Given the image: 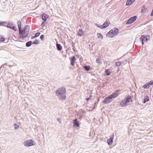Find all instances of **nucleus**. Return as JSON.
Listing matches in <instances>:
<instances>
[{
  "instance_id": "f257e3e1",
  "label": "nucleus",
  "mask_w": 153,
  "mask_h": 153,
  "mask_svg": "<svg viewBox=\"0 0 153 153\" xmlns=\"http://www.w3.org/2000/svg\"><path fill=\"white\" fill-rule=\"evenodd\" d=\"M56 96L61 100H65L66 98V89L64 86L58 88L55 92Z\"/></svg>"
},
{
  "instance_id": "f03ea898",
  "label": "nucleus",
  "mask_w": 153,
  "mask_h": 153,
  "mask_svg": "<svg viewBox=\"0 0 153 153\" xmlns=\"http://www.w3.org/2000/svg\"><path fill=\"white\" fill-rule=\"evenodd\" d=\"M29 30V26L28 25H26L22 29L19 31V38L23 39L26 37H27Z\"/></svg>"
},
{
  "instance_id": "7ed1b4c3",
  "label": "nucleus",
  "mask_w": 153,
  "mask_h": 153,
  "mask_svg": "<svg viewBox=\"0 0 153 153\" xmlns=\"http://www.w3.org/2000/svg\"><path fill=\"white\" fill-rule=\"evenodd\" d=\"M133 100L131 98V97L129 95H128L123 100H121L120 102V105L121 107H125L128 105V103L130 102H132Z\"/></svg>"
},
{
  "instance_id": "20e7f679",
  "label": "nucleus",
  "mask_w": 153,
  "mask_h": 153,
  "mask_svg": "<svg viewBox=\"0 0 153 153\" xmlns=\"http://www.w3.org/2000/svg\"><path fill=\"white\" fill-rule=\"evenodd\" d=\"M119 30L117 28H114L108 32L106 35L107 36L112 38L117 35L119 33Z\"/></svg>"
},
{
  "instance_id": "39448f33",
  "label": "nucleus",
  "mask_w": 153,
  "mask_h": 153,
  "mask_svg": "<svg viewBox=\"0 0 153 153\" xmlns=\"http://www.w3.org/2000/svg\"><path fill=\"white\" fill-rule=\"evenodd\" d=\"M23 144L25 146L30 147L35 145V143L31 139L25 140L23 142Z\"/></svg>"
},
{
  "instance_id": "423d86ee",
  "label": "nucleus",
  "mask_w": 153,
  "mask_h": 153,
  "mask_svg": "<svg viewBox=\"0 0 153 153\" xmlns=\"http://www.w3.org/2000/svg\"><path fill=\"white\" fill-rule=\"evenodd\" d=\"M13 25V23L12 22H10L8 23L4 21L0 22V26H3L11 29V27Z\"/></svg>"
},
{
  "instance_id": "0eeeda50",
  "label": "nucleus",
  "mask_w": 153,
  "mask_h": 153,
  "mask_svg": "<svg viewBox=\"0 0 153 153\" xmlns=\"http://www.w3.org/2000/svg\"><path fill=\"white\" fill-rule=\"evenodd\" d=\"M137 17V16H136L131 17L126 22V24H129L133 23L136 20Z\"/></svg>"
},
{
  "instance_id": "6e6552de",
  "label": "nucleus",
  "mask_w": 153,
  "mask_h": 153,
  "mask_svg": "<svg viewBox=\"0 0 153 153\" xmlns=\"http://www.w3.org/2000/svg\"><path fill=\"white\" fill-rule=\"evenodd\" d=\"M112 100V98L110 95H109L107 97L105 98L102 101V102L105 104H108L111 102Z\"/></svg>"
},
{
  "instance_id": "1a4fd4ad",
  "label": "nucleus",
  "mask_w": 153,
  "mask_h": 153,
  "mask_svg": "<svg viewBox=\"0 0 153 153\" xmlns=\"http://www.w3.org/2000/svg\"><path fill=\"white\" fill-rule=\"evenodd\" d=\"M120 90H117L115 92L113 93L111 95H110L112 99H114L117 97L120 94Z\"/></svg>"
},
{
  "instance_id": "9d476101",
  "label": "nucleus",
  "mask_w": 153,
  "mask_h": 153,
  "mask_svg": "<svg viewBox=\"0 0 153 153\" xmlns=\"http://www.w3.org/2000/svg\"><path fill=\"white\" fill-rule=\"evenodd\" d=\"M150 38V36L149 35H142L140 36V41H146Z\"/></svg>"
},
{
  "instance_id": "9b49d317",
  "label": "nucleus",
  "mask_w": 153,
  "mask_h": 153,
  "mask_svg": "<svg viewBox=\"0 0 153 153\" xmlns=\"http://www.w3.org/2000/svg\"><path fill=\"white\" fill-rule=\"evenodd\" d=\"M70 60L71 61L70 65L73 66H74L76 60L75 57L74 56H72L71 58H70Z\"/></svg>"
},
{
  "instance_id": "f8f14e48",
  "label": "nucleus",
  "mask_w": 153,
  "mask_h": 153,
  "mask_svg": "<svg viewBox=\"0 0 153 153\" xmlns=\"http://www.w3.org/2000/svg\"><path fill=\"white\" fill-rule=\"evenodd\" d=\"M114 135L113 134L112 136L110 138L107 140V142L108 144L109 145H111L112 144L113 141Z\"/></svg>"
},
{
  "instance_id": "ddd939ff",
  "label": "nucleus",
  "mask_w": 153,
  "mask_h": 153,
  "mask_svg": "<svg viewBox=\"0 0 153 153\" xmlns=\"http://www.w3.org/2000/svg\"><path fill=\"white\" fill-rule=\"evenodd\" d=\"M84 32L82 29H79V30L78 32L76 33V35L79 36L81 37L82 36L84 35Z\"/></svg>"
},
{
  "instance_id": "4468645a",
  "label": "nucleus",
  "mask_w": 153,
  "mask_h": 153,
  "mask_svg": "<svg viewBox=\"0 0 153 153\" xmlns=\"http://www.w3.org/2000/svg\"><path fill=\"white\" fill-rule=\"evenodd\" d=\"M56 46L58 51H60L62 49V47L61 45L60 44H58L57 42L56 43Z\"/></svg>"
},
{
  "instance_id": "2eb2a0df",
  "label": "nucleus",
  "mask_w": 153,
  "mask_h": 153,
  "mask_svg": "<svg viewBox=\"0 0 153 153\" xmlns=\"http://www.w3.org/2000/svg\"><path fill=\"white\" fill-rule=\"evenodd\" d=\"M48 17V16L46 14L44 13L42 16V19L45 21L47 20Z\"/></svg>"
},
{
  "instance_id": "dca6fc26",
  "label": "nucleus",
  "mask_w": 153,
  "mask_h": 153,
  "mask_svg": "<svg viewBox=\"0 0 153 153\" xmlns=\"http://www.w3.org/2000/svg\"><path fill=\"white\" fill-rule=\"evenodd\" d=\"M135 1V0H128L126 3V6H128L131 4Z\"/></svg>"
},
{
  "instance_id": "f3484780",
  "label": "nucleus",
  "mask_w": 153,
  "mask_h": 153,
  "mask_svg": "<svg viewBox=\"0 0 153 153\" xmlns=\"http://www.w3.org/2000/svg\"><path fill=\"white\" fill-rule=\"evenodd\" d=\"M110 22L108 20H107L103 24V25L105 27H106V28L107 27L110 25Z\"/></svg>"
},
{
  "instance_id": "a211bd4d",
  "label": "nucleus",
  "mask_w": 153,
  "mask_h": 153,
  "mask_svg": "<svg viewBox=\"0 0 153 153\" xmlns=\"http://www.w3.org/2000/svg\"><path fill=\"white\" fill-rule=\"evenodd\" d=\"M149 100V98L148 96H146L145 98L143 101V103H145L146 102H148Z\"/></svg>"
},
{
  "instance_id": "6ab92c4d",
  "label": "nucleus",
  "mask_w": 153,
  "mask_h": 153,
  "mask_svg": "<svg viewBox=\"0 0 153 153\" xmlns=\"http://www.w3.org/2000/svg\"><path fill=\"white\" fill-rule=\"evenodd\" d=\"M33 44L32 41H29L26 43V46L27 47H29L31 45Z\"/></svg>"
},
{
  "instance_id": "aec40b11",
  "label": "nucleus",
  "mask_w": 153,
  "mask_h": 153,
  "mask_svg": "<svg viewBox=\"0 0 153 153\" xmlns=\"http://www.w3.org/2000/svg\"><path fill=\"white\" fill-rule=\"evenodd\" d=\"M17 24L18 25L19 31V30H21L22 29V28H21V21L20 20L18 21L17 22Z\"/></svg>"
},
{
  "instance_id": "412c9836",
  "label": "nucleus",
  "mask_w": 153,
  "mask_h": 153,
  "mask_svg": "<svg viewBox=\"0 0 153 153\" xmlns=\"http://www.w3.org/2000/svg\"><path fill=\"white\" fill-rule=\"evenodd\" d=\"M83 68L85 69V70L88 71H89L91 68L89 65H85L83 66Z\"/></svg>"
},
{
  "instance_id": "4be33fe9",
  "label": "nucleus",
  "mask_w": 153,
  "mask_h": 153,
  "mask_svg": "<svg viewBox=\"0 0 153 153\" xmlns=\"http://www.w3.org/2000/svg\"><path fill=\"white\" fill-rule=\"evenodd\" d=\"M74 127H79V122H75L74 123Z\"/></svg>"
},
{
  "instance_id": "5701e85b",
  "label": "nucleus",
  "mask_w": 153,
  "mask_h": 153,
  "mask_svg": "<svg viewBox=\"0 0 153 153\" xmlns=\"http://www.w3.org/2000/svg\"><path fill=\"white\" fill-rule=\"evenodd\" d=\"M105 73L106 75L109 76L111 74V72L110 71L109 69H107L105 70Z\"/></svg>"
},
{
  "instance_id": "b1692460",
  "label": "nucleus",
  "mask_w": 153,
  "mask_h": 153,
  "mask_svg": "<svg viewBox=\"0 0 153 153\" xmlns=\"http://www.w3.org/2000/svg\"><path fill=\"white\" fill-rule=\"evenodd\" d=\"M150 85L148 82L147 83L143 86V87L145 88H148L150 87Z\"/></svg>"
},
{
  "instance_id": "393cba45",
  "label": "nucleus",
  "mask_w": 153,
  "mask_h": 153,
  "mask_svg": "<svg viewBox=\"0 0 153 153\" xmlns=\"http://www.w3.org/2000/svg\"><path fill=\"white\" fill-rule=\"evenodd\" d=\"M11 29L12 30H13L15 31H17V29L16 28L15 26L14 25V24L13 25V26H12V27H11Z\"/></svg>"
},
{
  "instance_id": "a878e982",
  "label": "nucleus",
  "mask_w": 153,
  "mask_h": 153,
  "mask_svg": "<svg viewBox=\"0 0 153 153\" xmlns=\"http://www.w3.org/2000/svg\"><path fill=\"white\" fill-rule=\"evenodd\" d=\"M97 36L98 38H100L101 39H102L103 36L102 35L101 33H98L97 34Z\"/></svg>"
},
{
  "instance_id": "bb28decb",
  "label": "nucleus",
  "mask_w": 153,
  "mask_h": 153,
  "mask_svg": "<svg viewBox=\"0 0 153 153\" xmlns=\"http://www.w3.org/2000/svg\"><path fill=\"white\" fill-rule=\"evenodd\" d=\"M15 127L14 128L15 130H16L18 129L19 128V126L16 123L14 124Z\"/></svg>"
},
{
  "instance_id": "cd10ccee",
  "label": "nucleus",
  "mask_w": 153,
  "mask_h": 153,
  "mask_svg": "<svg viewBox=\"0 0 153 153\" xmlns=\"http://www.w3.org/2000/svg\"><path fill=\"white\" fill-rule=\"evenodd\" d=\"M5 39L4 37L2 36H0V41L3 42L4 41Z\"/></svg>"
},
{
  "instance_id": "c85d7f7f",
  "label": "nucleus",
  "mask_w": 153,
  "mask_h": 153,
  "mask_svg": "<svg viewBox=\"0 0 153 153\" xmlns=\"http://www.w3.org/2000/svg\"><path fill=\"white\" fill-rule=\"evenodd\" d=\"M32 43L33 44L37 45L39 43V41L38 40L36 39L35 41L32 42Z\"/></svg>"
},
{
  "instance_id": "c756f323",
  "label": "nucleus",
  "mask_w": 153,
  "mask_h": 153,
  "mask_svg": "<svg viewBox=\"0 0 153 153\" xmlns=\"http://www.w3.org/2000/svg\"><path fill=\"white\" fill-rule=\"evenodd\" d=\"M115 65L117 66H120L121 65V62H116Z\"/></svg>"
},
{
  "instance_id": "7c9ffc66",
  "label": "nucleus",
  "mask_w": 153,
  "mask_h": 153,
  "mask_svg": "<svg viewBox=\"0 0 153 153\" xmlns=\"http://www.w3.org/2000/svg\"><path fill=\"white\" fill-rule=\"evenodd\" d=\"M44 35L43 34H42L40 36V38L42 41H43L44 40Z\"/></svg>"
},
{
  "instance_id": "2f4dec72",
  "label": "nucleus",
  "mask_w": 153,
  "mask_h": 153,
  "mask_svg": "<svg viewBox=\"0 0 153 153\" xmlns=\"http://www.w3.org/2000/svg\"><path fill=\"white\" fill-rule=\"evenodd\" d=\"M96 62L97 63H101V62L100 60L98 58H97L96 59Z\"/></svg>"
},
{
  "instance_id": "473e14b6",
  "label": "nucleus",
  "mask_w": 153,
  "mask_h": 153,
  "mask_svg": "<svg viewBox=\"0 0 153 153\" xmlns=\"http://www.w3.org/2000/svg\"><path fill=\"white\" fill-rule=\"evenodd\" d=\"M46 22L45 21H44L43 22L42 24H41V26L42 27H44V26L45 25V24Z\"/></svg>"
},
{
  "instance_id": "72a5a7b5",
  "label": "nucleus",
  "mask_w": 153,
  "mask_h": 153,
  "mask_svg": "<svg viewBox=\"0 0 153 153\" xmlns=\"http://www.w3.org/2000/svg\"><path fill=\"white\" fill-rule=\"evenodd\" d=\"M106 28V27H105V26H104L103 25V24L102 25H100V28H101V29H105Z\"/></svg>"
},
{
  "instance_id": "f704fd0d",
  "label": "nucleus",
  "mask_w": 153,
  "mask_h": 153,
  "mask_svg": "<svg viewBox=\"0 0 153 153\" xmlns=\"http://www.w3.org/2000/svg\"><path fill=\"white\" fill-rule=\"evenodd\" d=\"M150 85H153V80H151L149 82H148Z\"/></svg>"
},
{
  "instance_id": "c9c22d12",
  "label": "nucleus",
  "mask_w": 153,
  "mask_h": 153,
  "mask_svg": "<svg viewBox=\"0 0 153 153\" xmlns=\"http://www.w3.org/2000/svg\"><path fill=\"white\" fill-rule=\"evenodd\" d=\"M7 65V63H5L4 64H3L2 65L1 67H0V68H2V67H3V68H5V65Z\"/></svg>"
},
{
  "instance_id": "e433bc0d",
  "label": "nucleus",
  "mask_w": 153,
  "mask_h": 153,
  "mask_svg": "<svg viewBox=\"0 0 153 153\" xmlns=\"http://www.w3.org/2000/svg\"><path fill=\"white\" fill-rule=\"evenodd\" d=\"M40 34V33L39 32H37L36 33L35 35V36L36 37L38 36Z\"/></svg>"
},
{
  "instance_id": "4c0bfd02",
  "label": "nucleus",
  "mask_w": 153,
  "mask_h": 153,
  "mask_svg": "<svg viewBox=\"0 0 153 153\" xmlns=\"http://www.w3.org/2000/svg\"><path fill=\"white\" fill-rule=\"evenodd\" d=\"M57 120L59 122V123H61V120L60 118H58L57 119Z\"/></svg>"
},
{
  "instance_id": "58836bf2",
  "label": "nucleus",
  "mask_w": 153,
  "mask_h": 153,
  "mask_svg": "<svg viewBox=\"0 0 153 153\" xmlns=\"http://www.w3.org/2000/svg\"><path fill=\"white\" fill-rule=\"evenodd\" d=\"M73 121L74 123L75 122H78L77 119V118H76L74 120H73Z\"/></svg>"
},
{
  "instance_id": "ea45409f",
  "label": "nucleus",
  "mask_w": 153,
  "mask_h": 153,
  "mask_svg": "<svg viewBox=\"0 0 153 153\" xmlns=\"http://www.w3.org/2000/svg\"><path fill=\"white\" fill-rule=\"evenodd\" d=\"M146 10V9L145 8V6L144 5L143 7V9L142 10Z\"/></svg>"
},
{
  "instance_id": "a19ab883",
  "label": "nucleus",
  "mask_w": 153,
  "mask_h": 153,
  "mask_svg": "<svg viewBox=\"0 0 153 153\" xmlns=\"http://www.w3.org/2000/svg\"><path fill=\"white\" fill-rule=\"evenodd\" d=\"M95 25H96L97 27H98V28H100V25H99L97 24V23H96L95 24Z\"/></svg>"
},
{
  "instance_id": "79ce46f5",
  "label": "nucleus",
  "mask_w": 153,
  "mask_h": 153,
  "mask_svg": "<svg viewBox=\"0 0 153 153\" xmlns=\"http://www.w3.org/2000/svg\"><path fill=\"white\" fill-rule=\"evenodd\" d=\"M36 37V36H35H35H32L31 37V39H34V38H35Z\"/></svg>"
},
{
  "instance_id": "37998d69",
  "label": "nucleus",
  "mask_w": 153,
  "mask_h": 153,
  "mask_svg": "<svg viewBox=\"0 0 153 153\" xmlns=\"http://www.w3.org/2000/svg\"><path fill=\"white\" fill-rule=\"evenodd\" d=\"M94 108H95V107L97 106V103L96 102H95L94 103Z\"/></svg>"
},
{
  "instance_id": "c03bdc74",
  "label": "nucleus",
  "mask_w": 153,
  "mask_h": 153,
  "mask_svg": "<svg viewBox=\"0 0 153 153\" xmlns=\"http://www.w3.org/2000/svg\"><path fill=\"white\" fill-rule=\"evenodd\" d=\"M141 41V42H142V45H143V44H144V42H143L144 41Z\"/></svg>"
},
{
  "instance_id": "a18cd8bd",
  "label": "nucleus",
  "mask_w": 153,
  "mask_h": 153,
  "mask_svg": "<svg viewBox=\"0 0 153 153\" xmlns=\"http://www.w3.org/2000/svg\"><path fill=\"white\" fill-rule=\"evenodd\" d=\"M90 98L89 97V98H87L86 99V100L87 101H88V100H90Z\"/></svg>"
},
{
  "instance_id": "49530a36",
  "label": "nucleus",
  "mask_w": 153,
  "mask_h": 153,
  "mask_svg": "<svg viewBox=\"0 0 153 153\" xmlns=\"http://www.w3.org/2000/svg\"><path fill=\"white\" fill-rule=\"evenodd\" d=\"M13 66V65H9V67H12Z\"/></svg>"
},
{
  "instance_id": "de8ad7c7",
  "label": "nucleus",
  "mask_w": 153,
  "mask_h": 153,
  "mask_svg": "<svg viewBox=\"0 0 153 153\" xmlns=\"http://www.w3.org/2000/svg\"><path fill=\"white\" fill-rule=\"evenodd\" d=\"M119 71V69H118V70H117V72H118Z\"/></svg>"
},
{
  "instance_id": "09e8293b",
  "label": "nucleus",
  "mask_w": 153,
  "mask_h": 153,
  "mask_svg": "<svg viewBox=\"0 0 153 153\" xmlns=\"http://www.w3.org/2000/svg\"><path fill=\"white\" fill-rule=\"evenodd\" d=\"M0 69H1V68H0Z\"/></svg>"
}]
</instances>
